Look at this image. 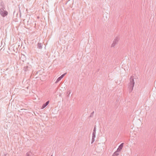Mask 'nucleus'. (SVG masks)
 <instances>
[{
	"mask_svg": "<svg viewBox=\"0 0 156 156\" xmlns=\"http://www.w3.org/2000/svg\"><path fill=\"white\" fill-rule=\"evenodd\" d=\"M119 40V37H117L114 40L113 43L112 44L111 47H114L117 44Z\"/></svg>",
	"mask_w": 156,
	"mask_h": 156,
	"instance_id": "obj_2",
	"label": "nucleus"
},
{
	"mask_svg": "<svg viewBox=\"0 0 156 156\" xmlns=\"http://www.w3.org/2000/svg\"><path fill=\"white\" fill-rule=\"evenodd\" d=\"M26 156H30L29 154V153H27L26 154Z\"/></svg>",
	"mask_w": 156,
	"mask_h": 156,
	"instance_id": "obj_10",
	"label": "nucleus"
},
{
	"mask_svg": "<svg viewBox=\"0 0 156 156\" xmlns=\"http://www.w3.org/2000/svg\"><path fill=\"white\" fill-rule=\"evenodd\" d=\"M123 147V145L122 144H121L119 147L118 148L117 151L119 153V152L121 151V149H122Z\"/></svg>",
	"mask_w": 156,
	"mask_h": 156,
	"instance_id": "obj_5",
	"label": "nucleus"
},
{
	"mask_svg": "<svg viewBox=\"0 0 156 156\" xmlns=\"http://www.w3.org/2000/svg\"><path fill=\"white\" fill-rule=\"evenodd\" d=\"M95 128H94V131H95Z\"/></svg>",
	"mask_w": 156,
	"mask_h": 156,
	"instance_id": "obj_11",
	"label": "nucleus"
},
{
	"mask_svg": "<svg viewBox=\"0 0 156 156\" xmlns=\"http://www.w3.org/2000/svg\"><path fill=\"white\" fill-rule=\"evenodd\" d=\"M135 82L132 76H131L130 78V83H129V92H131L133 89V87L134 86Z\"/></svg>",
	"mask_w": 156,
	"mask_h": 156,
	"instance_id": "obj_1",
	"label": "nucleus"
},
{
	"mask_svg": "<svg viewBox=\"0 0 156 156\" xmlns=\"http://www.w3.org/2000/svg\"><path fill=\"white\" fill-rule=\"evenodd\" d=\"M119 154V153L116 151L113 154L112 156H118Z\"/></svg>",
	"mask_w": 156,
	"mask_h": 156,
	"instance_id": "obj_7",
	"label": "nucleus"
},
{
	"mask_svg": "<svg viewBox=\"0 0 156 156\" xmlns=\"http://www.w3.org/2000/svg\"><path fill=\"white\" fill-rule=\"evenodd\" d=\"M48 103H49V101H47L46 103L45 104H44L43 105L42 107L41 108L42 109H43L44 108H45L47 105H48Z\"/></svg>",
	"mask_w": 156,
	"mask_h": 156,
	"instance_id": "obj_6",
	"label": "nucleus"
},
{
	"mask_svg": "<svg viewBox=\"0 0 156 156\" xmlns=\"http://www.w3.org/2000/svg\"><path fill=\"white\" fill-rule=\"evenodd\" d=\"M94 112L93 111L90 114V115L89 116V117H93L94 116Z\"/></svg>",
	"mask_w": 156,
	"mask_h": 156,
	"instance_id": "obj_8",
	"label": "nucleus"
},
{
	"mask_svg": "<svg viewBox=\"0 0 156 156\" xmlns=\"http://www.w3.org/2000/svg\"><path fill=\"white\" fill-rule=\"evenodd\" d=\"M70 93H71L70 91V90L68 91L67 93V97H69V95H70Z\"/></svg>",
	"mask_w": 156,
	"mask_h": 156,
	"instance_id": "obj_9",
	"label": "nucleus"
},
{
	"mask_svg": "<svg viewBox=\"0 0 156 156\" xmlns=\"http://www.w3.org/2000/svg\"><path fill=\"white\" fill-rule=\"evenodd\" d=\"M2 15L3 16H6L8 14V12L5 11L3 10V11H2L1 13Z\"/></svg>",
	"mask_w": 156,
	"mask_h": 156,
	"instance_id": "obj_4",
	"label": "nucleus"
},
{
	"mask_svg": "<svg viewBox=\"0 0 156 156\" xmlns=\"http://www.w3.org/2000/svg\"><path fill=\"white\" fill-rule=\"evenodd\" d=\"M66 74V73H65L63 74H62L61 76L59 77L55 81V83H58L60 80L62 79L64 76L65 74Z\"/></svg>",
	"mask_w": 156,
	"mask_h": 156,
	"instance_id": "obj_3",
	"label": "nucleus"
}]
</instances>
